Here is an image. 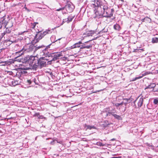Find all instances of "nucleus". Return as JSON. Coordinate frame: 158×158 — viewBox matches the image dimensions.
Listing matches in <instances>:
<instances>
[{"mask_svg": "<svg viewBox=\"0 0 158 158\" xmlns=\"http://www.w3.org/2000/svg\"><path fill=\"white\" fill-rule=\"evenodd\" d=\"M91 7L94 9L95 14L97 15L100 10L101 13L99 15H102L103 17H110L113 15L114 10L109 8L106 4L103 3L101 0H94L91 2L90 3Z\"/></svg>", "mask_w": 158, "mask_h": 158, "instance_id": "1", "label": "nucleus"}, {"mask_svg": "<svg viewBox=\"0 0 158 158\" xmlns=\"http://www.w3.org/2000/svg\"><path fill=\"white\" fill-rule=\"evenodd\" d=\"M28 62L30 63L31 68L35 70L37 68H41L49 64L45 56L39 59L36 56H31L28 59Z\"/></svg>", "mask_w": 158, "mask_h": 158, "instance_id": "2", "label": "nucleus"}, {"mask_svg": "<svg viewBox=\"0 0 158 158\" xmlns=\"http://www.w3.org/2000/svg\"><path fill=\"white\" fill-rule=\"evenodd\" d=\"M29 49L30 50L34 52L38 50L42 51V52H40V55L45 56L48 62V64H51L52 61H55L53 55H52V54L49 53L47 50L46 48L44 45L35 46L31 45L29 47Z\"/></svg>", "mask_w": 158, "mask_h": 158, "instance_id": "3", "label": "nucleus"}, {"mask_svg": "<svg viewBox=\"0 0 158 158\" xmlns=\"http://www.w3.org/2000/svg\"><path fill=\"white\" fill-rule=\"evenodd\" d=\"M51 33V31L48 30H46L44 32H42V31L38 32L35 37V41H36L35 43L38 42L46 34Z\"/></svg>", "mask_w": 158, "mask_h": 158, "instance_id": "4", "label": "nucleus"}, {"mask_svg": "<svg viewBox=\"0 0 158 158\" xmlns=\"http://www.w3.org/2000/svg\"><path fill=\"white\" fill-rule=\"evenodd\" d=\"M68 12H71L73 10L74 6L71 3H68L64 7Z\"/></svg>", "mask_w": 158, "mask_h": 158, "instance_id": "5", "label": "nucleus"}, {"mask_svg": "<svg viewBox=\"0 0 158 158\" xmlns=\"http://www.w3.org/2000/svg\"><path fill=\"white\" fill-rule=\"evenodd\" d=\"M9 20L8 18H6L5 17H3L1 18L0 19V24L2 25H3L6 27L8 23Z\"/></svg>", "mask_w": 158, "mask_h": 158, "instance_id": "6", "label": "nucleus"}, {"mask_svg": "<svg viewBox=\"0 0 158 158\" xmlns=\"http://www.w3.org/2000/svg\"><path fill=\"white\" fill-rule=\"evenodd\" d=\"M29 63V65L30 67H21L20 68L21 73L22 75H27L28 73L26 71V70H29L30 69H32V68H31V66L30 65V63Z\"/></svg>", "mask_w": 158, "mask_h": 158, "instance_id": "7", "label": "nucleus"}, {"mask_svg": "<svg viewBox=\"0 0 158 158\" xmlns=\"http://www.w3.org/2000/svg\"><path fill=\"white\" fill-rule=\"evenodd\" d=\"M106 112L107 113L106 114V116H110V114H113V113H115L114 110L112 108L111 110L110 109V108H107L105 110Z\"/></svg>", "mask_w": 158, "mask_h": 158, "instance_id": "8", "label": "nucleus"}, {"mask_svg": "<svg viewBox=\"0 0 158 158\" xmlns=\"http://www.w3.org/2000/svg\"><path fill=\"white\" fill-rule=\"evenodd\" d=\"M82 44V43L81 41H79L78 43L75 44L74 45L71 47V49L74 48H81V44Z\"/></svg>", "mask_w": 158, "mask_h": 158, "instance_id": "9", "label": "nucleus"}, {"mask_svg": "<svg viewBox=\"0 0 158 158\" xmlns=\"http://www.w3.org/2000/svg\"><path fill=\"white\" fill-rule=\"evenodd\" d=\"M52 55H53L55 60L58 59L59 57L62 56L61 54L60 53H52Z\"/></svg>", "mask_w": 158, "mask_h": 158, "instance_id": "10", "label": "nucleus"}, {"mask_svg": "<svg viewBox=\"0 0 158 158\" xmlns=\"http://www.w3.org/2000/svg\"><path fill=\"white\" fill-rule=\"evenodd\" d=\"M156 86V85L154 83H151L146 88H145V89H152L151 91H153V88H154Z\"/></svg>", "mask_w": 158, "mask_h": 158, "instance_id": "11", "label": "nucleus"}, {"mask_svg": "<svg viewBox=\"0 0 158 158\" xmlns=\"http://www.w3.org/2000/svg\"><path fill=\"white\" fill-rule=\"evenodd\" d=\"M143 96H142L139 99L138 103V106L139 107H141L143 105V98H143Z\"/></svg>", "mask_w": 158, "mask_h": 158, "instance_id": "12", "label": "nucleus"}, {"mask_svg": "<svg viewBox=\"0 0 158 158\" xmlns=\"http://www.w3.org/2000/svg\"><path fill=\"white\" fill-rule=\"evenodd\" d=\"M95 127L94 126H91L90 125H85V129L86 130L87 129L91 130L92 129H95Z\"/></svg>", "mask_w": 158, "mask_h": 158, "instance_id": "13", "label": "nucleus"}, {"mask_svg": "<svg viewBox=\"0 0 158 158\" xmlns=\"http://www.w3.org/2000/svg\"><path fill=\"white\" fill-rule=\"evenodd\" d=\"M61 38H59L56 40V37L54 35L52 36L50 38V40L52 42L54 43L58 40H60Z\"/></svg>", "mask_w": 158, "mask_h": 158, "instance_id": "14", "label": "nucleus"}, {"mask_svg": "<svg viewBox=\"0 0 158 158\" xmlns=\"http://www.w3.org/2000/svg\"><path fill=\"white\" fill-rule=\"evenodd\" d=\"M114 28L116 30L118 31H119L120 29V26L117 24H116L114 25Z\"/></svg>", "mask_w": 158, "mask_h": 158, "instance_id": "15", "label": "nucleus"}, {"mask_svg": "<svg viewBox=\"0 0 158 158\" xmlns=\"http://www.w3.org/2000/svg\"><path fill=\"white\" fill-rule=\"evenodd\" d=\"M26 50L25 49H23L20 51H19L18 52H16V54H19V56H21L23 53Z\"/></svg>", "mask_w": 158, "mask_h": 158, "instance_id": "16", "label": "nucleus"}, {"mask_svg": "<svg viewBox=\"0 0 158 158\" xmlns=\"http://www.w3.org/2000/svg\"><path fill=\"white\" fill-rule=\"evenodd\" d=\"M148 74V72L144 73H143L142 76H140L139 77H135V79L134 80H136L137 79L141 78L143 77V76H145L147 74Z\"/></svg>", "mask_w": 158, "mask_h": 158, "instance_id": "17", "label": "nucleus"}, {"mask_svg": "<svg viewBox=\"0 0 158 158\" xmlns=\"http://www.w3.org/2000/svg\"><path fill=\"white\" fill-rule=\"evenodd\" d=\"M152 42L153 43H157L158 42V38L156 37L153 38L152 40Z\"/></svg>", "mask_w": 158, "mask_h": 158, "instance_id": "18", "label": "nucleus"}, {"mask_svg": "<svg viewBox=\"0 0 158 158\" xmlns=\"http://www.w3.org/2000/svg\"><path fill=\"white\" fill-rule=\"evenodd\" d=\"M92 47V44H90L89 45H86V46H84V47H81V48H91Z\"/></svg>", "mask_w": 158, "mask_h": 158, "instance_id": "19", "label": "nucleus"}, {"mask_svg": "<svg viewBox=\"0 0 158 158\" xmlns=\"http://www.w3.org/2000/svg\"><path fill=\"white\" fill-rule=\"evenodd\" d=\"M145 22H147L150 23L151 21V19L149 18L148 17H146L145 18Z\"/></svg>", "mask_w": 158, "mask_h": 158, "instance_id": "20", "label": "nucleus"}, {"mask_svg": "<svg viewBox=\"0 0 158 158\" xmlns=\"http://www.w3.org/2000/svg\"><path fill=\"white\" fill-rule=\"evenodd\" d=\"M73 18V16L72 17H69L67 18V23H68L71 21Z\"/></svg>", "mask_w": 158, "mask_h": 158, "instance_id": "21", "label": "nucleus"}, {"mask_svg": "<svg viewBox=\"0 0 158 158\" xmlns=\"http://www.w3.org/2000/svg\"><path fill=\"white\" fill-rule=\"evenodd\" d=\"M124 103L123 102H122L121 103H116L114 104V106H115L116 107H118L120 106H122L123 105Z\"/></svg>", "mask_w": 158, "mask_h": 158, "instance_id": "22", "label": "nucleus"}, {"mask_svg": "<svg viewBox=\"0 0 158 158\" xmlns=\"http://www.w3.org/2000/svg\"><path fill=\"white\" fill-rule=\"evenodd\" d=\"M7 34L10 33L11 32V31L8 28H6V30L4 31Z\"/></svg>", "mask_w": 158, "mask_h": 158, "instance_id": "23", "label": "nucleus"}, {"mask_svg": "<svg viewBox=\"0 0 158 158\" xmlns=\"http://www.w3.org/2000/svg\"><path fill=\"white\" fill-rule=\"evenodd\" d=\"M112 115L113 116L114 118L118 119H119L120 117L119 116L115 114H112Z\"/></svg>", "mask_w": 158, "mask_h": 158, "instance_id": "24", "label": "nucleus"}, {"mask_svg": "<svg viewBox=\"0 0 158 158\" xmlns=\"http://www.w3.org/2000/svg\"><path fill=\"white\" fill-rule=\"evenodd\" d=\"M153 102L156 105L158 104V100L155 99L154 100Z\"/></svg>", "mask_w": 158, "mask_h": 158, "instance_id": "25", "label": "nucleus"}, {"mask_svg": "<svg viewBox=\"0 0 158 158\" xmlns=\"http://www.w3.org/2000/svg\"><path fill=\"white\" fill-rule=\"evenodd\" d=\"M40 115V113H36L33 116L34 117L36 116L39 118Z\"/></svg>", "mask_w": 158, "mask_h": 158, "instance_id": "26", "label": "nucleus"}, {"mask_svg": "<svg viewBox=\"0 0 158 158\" xmlns=\"http://www.w3.org/2000/svg\"><path fill=\"white\" fill-rule=\"evenodd\" d=\"M6 34V33L5 32V31H4L3 33H2L1 34V36H2V37H4V38H5L4 36Z\"/></svg>", "mask_w": 158, "mask_h": 158, "instance_id": "27", "label": "nucleus"}, {"mask_svg": "<svg viewBox=\"0 0 158 158\" xmlns=\"http://www.w3.org/2000/svg\"><path fill=\"white\" fill-rule=\"evenodd\" d=\"M65 22H67V21L66 20V19H63L62 23L60 24V26H61V25H62L64 24V23Z\"/></svg>", "mask_w": 158, "mask_h": 158, "instance_id": "28", "label": "nucleus"}, {"mask_svg": "<svg viewBox=\"0 0 158 158\" xmlns=\"http://www.w3.org/2000/svg\"><path fill=\"white\" fill-rule=\"evenodd\" d=\"M90 41H87L85 43V44H84L82 45H81V47H84V46H86V45L85 44H86L87 43H88Z\"/></svg>", "mask_w": 158, "mask_h": 158, "instance_id": "29", "label": "nucleus"}, {"mask_svg": "<svg viewBox=\"0 0 158 158\" xmlns=\"http://www.w3.org/2000/svg\"><path fill=\"white\" fill-rule=\"evenodd\" d=\"M64 9V7H63L62 8H60L59 9H57L56 10V11H60V10H63Z\"/></svg>", "mask_w": 158, "mask_h": 158, "instance_id": "30", "label": "nucleus"}, {"mask_svg": "<svg viewBox=\"0 0 158 158\" xmlns=\"http://www.w3.org/2000/svg\"><path fill=\"white\" fill-rule=\"evenodd\" d=\"M107 29H103V30L102 31V33L105 32L107 31Z\"/></svg>", "mask_w": 158, "mask_h": 158, "instance_id": "31", "label": "nucleus"}, {"mask_svg": "<svg viewBox=\"0 0 158 158\" xmlns=\"http://www.w3.org/2000/svg\"><path fill=\"white\" fill-rule=\"evenodd\" d=\"M27 82L29 83V84H30L31 83V81L30 80H27Z\"/></svg>", "mask_w": 158, "mask_h": 158, "instance_id": "32", "label": "nucleus"}, {"mask_svg": "<svg viewBox=\"0 0 158 158\" xmlns=\"http://www.w3.org/2000/svg\"><path fill=\"white\" fill-rule=\"evenodd\" d=\"M124 100H126L127 102H128V100H130V98L127 99V98H125L124 99Z\"/></svg>", "mask_w": 158, "mask_h": 158, "instance_id": "33", "label": "nucleus"}, {"mask_svg": "<svg viewBox=\"0 0 158 158\" xmlns=\"http://www.w3.org/2000/svg\"><path fill=\"white\" fill-rule=\"evenodd\" d=\"M43 116L40 115L39 118L42 119V118H43Z\"/></svg>", "mask_w": 158, "mask_h": 158, "instance_id": "34", "label": "nucleus"}, {"mask_svg": "<svg viewBox=\"0 0 158 158\" xmlns=\"http://www.w3.org/2000/svg\"><path fill=\"white\" fill-rule=\"evenodd\" d=\"M141 21H142V22H145V18L143 19H142V20H141Z\"/></svg>", "mask_w": 158, "mask_h": 158, "instance_id": "35", "label": "nucleus"}, {"mask_svg": "<svg viewBox=\"0 0 158 158\" xmlns=\"http://www.w3.org/2000/svg\"><path fill=\"white\" fill-rule=\"evenodd\" d=\"M3 37H2V36H1V35L0 36V39H2L3 38Z\"/></svg>", "mask_w": 158, "mask_h": 158, "instance_id": "36", "label": "nucleus"}, {"mask_svg": "<svg viewBox=\"0 0 158 158\" xmlns=\"http://www.w3.org/2000/svg\"><path fill=\"white\" fill-rule=\"evenodd\" d=\"M2 27V26L1 24H0V29H1Z\"/></svg>", "mask_w": 158, "mask_h": 158, "instance_id": "37", "label": "nucleus"}, {"mask_svg": "<svg viewBox=\"0 0 158 158\" xmlns=\"http://www.w3.org/2000/svg\"><path fill=\"white\" fill-rule=\"evenodd\" d=\"M53 143H54V141H52L51 142V143L52 144H53Z\"/></svg>", "mask_w": 158, "mask_h": 158, "instance_id": "38", "label": "nucleus"}, {"mask_svg": "<svg viewBox=\"0 0 158 158\" xmlns=\"http://www.w3.org/2000/svg\"><path fill=\"white\" fill-rule=\"evenodd\" d=\"M111 158H119V157H112Z\"/></svg>", "mask_w": 158, "mask_h": 158, "instance_id": "39", "label": "nucleus"}, {"mask_svg": "<svg viewBox=\"0 0 158 158\" xmlns=\"http://www.w3.org/2000/svg\"><path fill=\"white\" fill-rule=\"evenodd\" d=\"M124 104H125V106H126L127 105V102H126L125 103H124Z\"/></svg>", "mask_w": 158, "mask_h": 158, "instance_id": "40", "label": "nucleus"}, {"mask_svg": "<svg viewBox=\"0 0 158 158\" xmlns=\"http://www.w3.org/2000/svg\"><path fill=\"white\" fill-rule=\"evenodd\" d=\"M1 9L0 8V13H1Z\"/></svg>", "mask_w": 158, "mask_h": 158, "instance_id": "41", "label": "nucleus"}, {"mask_svg": "<svg viewBox=\"0 0 158 158\" xmlns=\"http://www.w3.org/2000/svg\"><path fill=\"white\" fill-rule=\"evenodd\" d=\"M7 41H10V40H7Z\"/></svg>", "mask_w": 158, "mask_h": 158, "instance_id": "42", "label": "nucleus"}, {"mask_svg": "<svg viewBox=\"0 0 158 158\" xmlns=\"http://www.w3.org/2000/svg\"><path fill=\"white\" fill-rule=\"evenodd\" d=\"M114 140V139H112V140Z\"/></svg>", "mask_w": 158, "mask_h": 158, "instance_id": "43", "label": "nucleus"}, {"mask_svg": "<svg viewBox=\"0 0 158 158\" xmlns=\"http://www.w3.org/2000/svg\"><path fill=\"white\" fill-rule=\"evenodd\" d=\"M157 1H158V0H157Z\"/></svg>", "mask_w": 158, "mask_h": 158, "instance_id": "44", "label": "nucleus"}]
</instances>
